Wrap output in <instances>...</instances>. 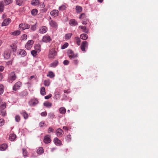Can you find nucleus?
<instances>
[{"instance_id":"19","label":"nucleus","mask_w":158,"mask_h":158,"mask_svg":"<svg viewBox=\"0 0 158 158\" xmlns=\"http://www.w3.org/2000/svg\"><path fill=\"white\" fill-rule=\"evenodd\" d=\"M20 114L23 116L25 119H27L28 118V114L27 113L25 110H23L20 113Z\"/></svg>"},{"instance_id":"40","label":"nucleus","mask_w":158,"mask_h":158,"mask_svg":"<svg viewBox=\"0 0 158 158\" xmlns=\"http://www.w3.org/2000/svg\"><path fill=\"white\" fill-rule=\"evenodd\" d=\"M44 84L45 86H48L50 84L49 80H45L44 81Z\"/></svg>"},{"instance_id":"63","label":"nucleus","mask_w":158,"mask_h":158,"mask_svg":"<svg viewBox=\"0 0 158 158\" xmlns=\"http://www.w3.org/2000/svg\"><path fill=\"white\" fill-rule=\"evenodd\" d=\"M44 121H42L40 122L39 123V126L40 127H42L43 126L44 124Z\"/></svg>"},{"instance_id":"8","label":"nucleus","mask_w":158,"mask_h":158,"mask_svg":"<svg viewBox=\"0 0 158 158\" xmlns=\"http://www.w3.org/2000/svg\"><path fill=\"white\" fill-rule=\"evenodd\" d=\"M42 40L43 42L48 43L51 41L52 39L49 36L45 35L43 37Z\"/></svg>"},{"instance_id":"36","label":"nucleus","mask_w":158,"mask_h":158,"mask_svg":"<svg viewBox=\"0 0 158 158\" xmlns=\"http://www.w3.org/2000/svg\"><path fill=\"white\" fill-rule=\"evenodd\" d=\"M40 93L43 95H44L46 94L45 89L44 87H43L41 88Z\"/></svg>"},{"instance_id":"26","label":"nucleus","mask_w":158,"mask_h":158,"mask_svg":"<svg viewBox=\"0 0 158 158\" xmlns=\"http://www.w3.org/2000/svg\"><path fill=\"white\" fill-rule=\"evenodd\" d=\"M20 34V31L19 30L15 31L14 32H11L10 34L13 35H18Z\"/></svg>"},{"instance_id":"39","label":"nucleus","mask_w":158,"mask_h":158,"mask_svg":"<svg viewBox=\"0 0 158 158\" xmlns=\"http://www.w3.org/2000/svg\"><path fill=\"white\" fill-rule=\"evenodd\" d=\"M38 13V10L36 9H33L31 11V14L33 15H35Z\"/></svg>"},{"instance_id":"54","label":"nucleus","mask_w":158,"mask_h":158,"mask_svg":"<svg viewBox=\"0 0 158 158\" xmlns=\"http://www.w3.org/2000/svg\"><path fill=\"white\" fill-rule=\"evenodd\" d=\"M68 44L67 43H65V44L62 46L61 49H64L66 48L68 46Z\"/></svg>"},{"instance_id":"53","label":"nucleus","mask_w":158,"mask_h":158,"mask_svg":"<svg viewBox=\"0 0 158 158\" xmlns=\"http://www.w3.org/2000/svg\"><path fill=\"white\" fill-rule=\"evenodd\" d=\"M5 123V121L3 119H0V126H3Z\"/></svg>"},{"instance_id":"12","label":"nucleus","mask_w":158,"mask_h":158,"mask_svg":"<svg viewBox=\"0 0 158 158\" xmlns=\"http://www.w3.org/2000/svg\"><path fill=\"white\" fill-rule=\"evenodd\" d=\"M59 14V11L56 10H54L50 12V14L52 16L56 17Z\"/></svg>"},{"instance_id":"14","label":"nucleus","mask_w":158,"mask_h":158,"mask_svg":"<svg viewBox=\"0 0 158 158\" xmlns=\"http://www.w3.org/2000/svg\"><path fill=\"white\" fill-rule=\"evenodd\" d=\"M48 30V28L46 26H42L39 29V32L42 34L45 33Z\"/></svg>"},{"instance_id":"13","label":"nucleus","mask_w":158,"mask_h":158,"mask_svg":"<svg viewBox=\"0 0 158 158\" xmlns=\"http://www.w3.org/2000/svg\"><path fill=\"white\" fill-rule=\"evenodd\" d=\"M38 102L37 100L33 99L29 101V103L30 106H35L38 103Z\"/></svg>"},{"instance_id":"29","label":"nucleus","mask_w":158,"mask_h":158,"mask_svg":"<svg viewBox=\"0 0 158 158\" xmlns=\"http://www.w3.org/2000/svg\"><path fill=\"white\" fill-rule=\"evenodd\" d=\"M60 112L62 114H64L66 111V110L64 107H61L59 109Z\"/></svg>"},{"instance_id":"16","label":"nucleus","mask_w":158,"mask_h":158,"mask_svg":"<svg viewBox=\"0 0 158 158\" xmlns=\"http://www.w3.org/2000/svg\"><path fill=\"white\" fill-rule=\"evenodd\" d=\"M69 24L72 26H75L78 25V23L75 19H73L70 20Z\"/></svg>"},{"instance_id":"9","label":"nucleus","mask_w":158,"mask_h":158,"mask_svg":"<svg viewBox=\"0 0 158 158\" xmlns=\"http://www.w3.org/2000/svg\"><path fill=\"white\" fill-rule=\"evenodd\" d=\"M51 141L50 138V136L49 135H47L44 137V142L46 143H50Z\"/></svg>"},{"instance_id":"28","label":"nucleus","mask_w":158,"mask_h":158,"mask_svg":"<svg viewBox=\"0 0 158 158\" xmlns=\"http://www.w3.org/2000/svg\"><path fill=\"white\" fill-rule=\"evenodd\" d=\"M80 37L82 40H86L88 38V36L86 34H82L81 35Z\"/></svg>"},{"instance_id":"49","label":"nucleus","mask_w":158,"mask_h":158,"mask_svg":"<svg viewBox=\"0 0 158 158\" xmlns=\"http://www.w3.org/2000/svg\"><path fill=\"white\" fill-rule=\"evenodd\" d=\"M55 96V98L56 100L57 99H58L60 98V94L59 93H58V92L56 93Z\"/></svg>"},{"instance_id":"32","label":"nucleus","mask_w":158,"mask_h":158,"mask_svg":"<svg viewBox=\"0 0 158 158\" xmlns=\"http://www.w3.org/2000/svg\"><path fill=\"white\" fill-rule=\"evenodd\" d=\"M76 10L77 13H80L82 10V8L81 6H76Z\"/></svg>"},{"instance_id":"44","label":"nucleus","mask_w":158,"mask_h":158,"mask_svg":"<svg viewBox=\"0 0 158 158\" xmlns=\"http://www.w3.org/2000/svg\"><path fill=\"white\" fill-rule=\"evenodd\" d=\"M6 103L5 102H2L1 104V108L2 109H4L6 107Z\"/></svg>"},{"instance_id":"41","label":"nucleus","mask_w":158,"mask_h":158,"mask_svg":"<svg viewBox=\"0 0 158 158\" xmlns=\"http://www.w3.org/2000/svg\"><path fill=\"white\" fill-rule=\"evenodd\" d=\"M75 40L77 44L78 45H80L81 40L78 37H75Z\"/></svg>"},{"instance_id":"25","label":"nucleus","mask_w":158,"mask_h":158,"mask_svg":"<svg viewBox=\"0 0 158 158\" xmlns=\"http://www.w3.org/2000/svg\"><path fill=\"white\" fill-rule=\"evenodd\" d=\"M24 0H16V4L19 6H21L23 4Z\"/></svg>"},{"instance_id":"2","label":"nucleus","mask_w":158,"mask_h":158,"mask_svg":"<svg viewBox=\"0 0 158 158\" xmlns=\"http://www.w3.org/2000/svg\"><path fill=\"white\" fill-rule=\"evenodd\" d=\"M68 55L70 59H75L78 56V54H75L71 50H69L68 52Z\"/></svg>"},{"instance_id":"38","label":"nucleus","mask_w":158,"mask_h":158,"mask_svg":"<svg viewBox=\"0 0 158 158\" xmlns=\"http://www.w3.org/2000/svg\"><path fill=\"white\" fill-rule=\"evenodd\" d=\"M4 86L3 85H0V95L2 94L4 92Z\"/></svg>"},{"instance_id":"55","label":"nucleus","mask_w":158,"mask_h":158,"mask_svg":"<svg viewBox=\"0 0 158 158\" xmlns=\"http://www.w3.org/2000/svg\"><path fill=\"white\" fill-rule=\"evenodd\" d=\"M48 116L50 118H52L54 117L55 115L53 113H50L49 114Z\"/></svg>"},{"instance_id":"24","label":"nucleus","mask_w":158,"mask_h":158,"mask_svg":"<svg viewBox=\"0 0 158 158\" xmlns=\"http://www.w3.org/2000/svg\"><path fill=\"white\" fill-rule=\"evenodd\" d=\"M19 54L23 56H25L26 55V52L23 49H20L19 51Z\"/></svg>"},{"instance_id":"31","label":"nucleus","mask_w":158,"mask_h":158,"mask_svg":"<svg viewBox=\"0 0 158 158\" xmlns=\"http://www.w3.org/2000/svg\"><path fill=\"white\" fill-rule=\"evenodd\" d=\"M58 64V61L57 60H55L53 62L51 63L50 64V66L51 67H55Z\"/></svg>"},{"instance_id":"1","label":"nucleus","mask_w":158,"mask_h":158,"mask_svg":"<svg viewBox=\"0 0 158 158\" xmlns=\"http://www.w3.org/2000/svg\"><path fill=\"white\" fill-rule=\"evenodd\" d=\"M57 54V52L52 48L49 51L48 57L50 59H53Z\"/></svg>"},{"instance_id":"34","label":"nucleus","mask_w":158,"mask_h":158,"mask_svg":"<svg viewBox=\"0 0 158 158\" xmlns=\"http://www.w3.org/2000/svg\"><path fill=\"white\" fill-rule=\"evenodd\" d=\"M44 106L47 107H50L52 106V103L51 102H47L44 103Z\"/></svg>"},{"instance_id":"48","label":"nucleus","mask_w":158,"mask_h":158,"mask_svg":"<svg viewBox=\"0 0 158 158\" xmlns=\"http://www.w3.org/2000/svg\"><path fill=\"white\" fill-rule=\"evenodd\" d=\"M31 54L34 56H35L37 55V52L34 50L32 51L31 52Z\"/></svg>"},{"instance_id":"46","label":"nucleus","mask_w":158,"mask_h":158,"mask_svg":"<svg viewBox=\"0 0 158 158\" xmlns=\"http://www.w3.org/2000/svg\"><path fill=\"white\" fill-rule=\"evenodd\" d=\"M23 155L24 157L27 156V151L24 148L23 149Z\"/></svg>"},{"instance_id":"30","label":"nucleus","mask_w":158,"mask_h":158,"mask_svg":"<svg viewBox=\"0 0 158 158\" xmlns=\"http://www.w3.org/2000/svg\"><path fill=\"white\" fill-rule=\"evenodd\" d=\"M39 3L38 0H32L31 1V4L34 6H36L38 5Z\"/></svg>"},{"instance_id":"15","label":"nucleus","mask_w":158,"mask_h":158,"mask_svg":"<svg viewBox=\"0 0 158 158\" xmlns=\"http://www.w3.org/2000/svg\"><path fill=\"white\" fill-rule=\"evenodd\" d=\"M10 19H4L2 24V26H3L7 25L10 23Z\"/></svg>"},{"instance_id":"45","label":"nucleus","mask_w":158,"mask_h":158,"mask_svg":"<svg viewBox=\"0 0 158 158\" xmlns=\"http://www.w3.org/2000/svg\"><path fill=\"white\" fill-rule=\"evenodd\" d=\"M11 47L13 50V51H15L16 50L17 47L15 44H13L10 46Z\"/></svg>"},{"instance_id":"47","label":"nucleus","mask_w":158,"mask_h":158,"mask_svg":"<svg viewBox=\"0 0 158 158\" xmlns=\"http://www.w3.org/2000/svg\"><path fill=\"white\" fill-rule=\"evenodd\" d=\"M79 18L80 19H85V18H86L85 14L84 13L81 14L80 15Z\"/></svg>"},{"instance_id":"5","label":"nucleus","mask_w":158,"mask_h":158,"mask_svg":"<svg viewBox=\"0 0 158 158\" xmlns=\"http://www.w3.org/2000/svg\"><path fill=\"white\" fill-rule=\"evenodd\" d=\"M30 25L26 23L20 24L19 25V29L20 30H24L26 29H28L30 27Z\"/></svg>"},{"instance_id":"11","label":"nucleus","mask_w":158,"mask_h":158,"mask_svg":"<svg viewBox=\"0 0 158 158\" xmlns=\"http://www.w3.org/2000/svg\"><path fill=\"white\" fill-rule=\"evenodd\" d=\"M50 26L54 28H57L58 27L57 23L54 21L51 20L49 22Z\"/></svg>"},{"instance_id":"64","label":"nucleus","mask_w":158,"mask_h":158,"mask_svg":"<svg viewBox=\"0 0 158 158\" xmlns=\"http://www.w3.org/2000/svg\"><path fill=\"white\" fill-rule=\"evenodd\" d=\"M4 67L2 66H0V72H2L4 69Z\"/></svg>"},{"instance_id":"22","label":"nucleus","mask_w":158,"mask_h":158,"mask_svg":"<svg viewBox=\"0 0 158 158\" xmlns=\"http://www.w3.org/2000/svg\"><path fill=\"white\" fill-rule=\"evenodd\" d=\"M10 56V52L9 51H6L5 52L4 56L5 59H7L9 58Z\"/></svg>"},{"instance_id":"60","label":"nucleus","mask_w":158,"mask_h":158,"mask_svg":"<svg viewBox=\"0 0 158 158\" xmlns=\"http://www.w3.org/2000/svg\"><path fill=\"white\" fill-rule=\"evenodd\" d=\"M52 96V95L51 94H49V95L46 96L44 97L45 99H48L50 98H51Z\"/></svg>"},{"instance_id":"57","label":"nucleus","mask_w":158,"mask_h":158,"mask_svg":"<svg viewBox=\"0 0 158 158\" xmlns=\"http://www.w3.org/2000/svg\"><path fill=\"white\" fill-rule=\"evenodd\" d=\"M27 35L26 34H23L21 36V39L22 40H25L27 39Z\"/></svg>"},{"instance_id":"59","label":"nucleus","mask_w":158,"mask_h":158,"mask_svg":"<svg viewBox=\"0 0 158 158\" xmlns=\"http://www.w3.org/2000/svg\"><path fill=\"white\" fill-rule=\"evenodd\" d=\"M69 63V61L67 60H65L63 61V64L65 65H68Z\"/></svg>"},{"instance_id":"23","label":"nucleus","mask_w":158,"mask_h":158,"mask_svg":"<svg viewBox=\"0 0 158 158\" xmlns=\"http://www.w3.org/2000/svg\"><path fill=\"white\" fill-rule=\"evenodd\" d=\"M5 5H8L13 2V0H3L2 1Z\"/></svg>"},{"instance_id":"33","label":"nucleus","mask_w":158,"mask_h":158,"mask_svg":"<svg viewBox=\"0 0 158 158\" xmlns=\"http://www.w3.org/2000/svg\"><path fill=\"white\" fill-rule=\"evenodd\" d=\"M73 34L72 33H69L65 35V39L66 40H68L70 39L71 38Z\"/></svg>"},{"instance_id":"3","label":"nucleus","mask_w":158,"mask_h":158,"mask_svg":"<svg viewBox=\"0 0 158 158\" xmlns=\"http://www.w3.org/2000/svg\"><path fill=\"white\" fill-rule=\"evenodd\" d=\"M16 78L15 73L14 72H11L8 77V81L9 82H12L15 80Z\"/></svg>"},{"instance_id":"43","label":"nucleus","mask_w":158,"mask_h":158,"mask_svg":"<svg viewBox=\"0 0 158 158\" xmlns=\"http://www.w3.org/2000/svg\"><path fill=\"white\" fill-rule=\"evenodd\" d=\"M66 6L64 5H62L59 7V10H63L65 9Z\"/></svg>"},{"instance_id":"10","label":"nucleus","mask_w":158,"mask_h":158,"mask_svg":"<svg viewBox=\"0 0 158 158\" xmlns=\"http://www.w3.org/2000/svg\"><path fill=\"white\" fill-rule=\"evenodd\" d=\"M57 136L58 137H60L64 134L63 131L60 128L57 129L56 131Z\"/></svg>"},{"instance_id":"51","label":"nucleus","mask_w":158,"mask_h":158,"mask_svg":"<svg viewBox=\"0 0 158 158\" xmlns=\"http://www.w3.org/2000/svg\"><path fill=\"white\" fill-rule=\"evenodd\" d=\"M54 131V129L51 127H49L48 130V133H50V132H53Z\"/></svg>"},{"instance_id":"17","label":"nucleus","mask_w":158,"mask_h":158,"mask_svg":"<svg viewBox=\"0 0 158 158\" xmlns=\"http://www.w3.org/2000/svg\"><path fill=\"white\" fill-rule=\"evenodd\" d=\"M79 28L83 30V32L86 33H88L89 32V29L87 28L86 27L83 26H80Z\"/></svg>"},{"instance_id":"27","label":"nucleus","mask_w":158,"mask_h":158,"mask_svg":"<svg viewBox=\"0 0 158 158\" xmlns=\"http://www.w3.org/2000/svg\"><path fill=\"white\" fill-rule=\"evenodd\" d=\"M44 152V149L42 147L39 148L37 151V152L38 154H43Z\"/></svg>"},{"instance_id":"52","label":"nucleus","mask_w":158,"mask_h":158,"mask_svg":"<svg viewBox=\"0 0 158 158\" xmlns=\"http://www.w3.org/2000/svg\"><path fill=\"white\" fill-rule=\"evenodd\" d=\"M73 64H74L76 65H77L79 63V60L76 59H74L73 60Z\"/></svg>"},{"instance_id":"42","label":"nucleus","mask_w":158,"mask_h":158,"mask_svg":"<svg viewBox=\"0 0 158 158\" xmlns=\"http://www.w3.org/2000/svg\"><path fill=\"white\" fill-rule=\"evenodd\" d=\"M6 114V111L4 110L3 109L0 110V115L3 116H4Z\"/></svg>"},{"instance_id":"35","label":"nucleus","mask_w":158,"mask_h":158,"mask_svg":"<svg viewBox=\"0 0 158 158\" xmlns=\"http://www.w3.org/2000/svg\"><path fill=\"white\" fill-rule=\"evenodd\" d=\"M4 4L2 2H0V12H1L3 11L4 10Z\"/></svg>"},{"instance_id":"4","label":"nucleus","mask_w":158,"mask_h":158,"mask_svg":"<svg viewBox=\"0 0 158 158\" xmlns=\"http://www.w3.org/2000/svg\"><path fill=\"white\" fill-rule=\"evenodd\" d=\"M88 46V44L87 42L85 41H83L80 46L81 49L83 52H85V48H87Z\"/></svg>"},{"instance_id":"61","label":"nucleus","mask_w":158,"mask_h":158,"mask_svg":"<svg viewBox=\"0 0 158 158\" xmlns=\"http://www.w3.org/2000/svg\"><path fill=\"white\" fill-rule=\"evenodd\" d=\"M36 27L35 25L32 26L31 27V29L33 31H35L36 30Z\"/></svg>"},{"instance_id":"6","label":"nucleus","mask_w":158,"mask_h":158,"mask_svg":"<svg viewBox=\"0 0 158 158\" xmlns=\"http://www.w3.org/2000/svg\"><path fill=\"white\" fill-rule=\"evenodd\" d=\"M22 85V83L20 81H18L16 83L13 87V90L14 91H16L19 89Z\"/></svg>"},{"instance_id":"50","label":"nucleus","mask_w":158,"mask_h":158,"mask_svg":"<svg viewBox=\"0 0 158 158\" xmlns=\"http://www.w3.org/2000/svg\"><path fill=\"white\" fill-rule=\"evenodd\" d=\"M15 121L17 122H19L20 120V118L19 116L17 115L15 117Z\"/></svg>"},{"instance_id":"20","label":"nucleus","mask_w":158,"mask_h":158,"mask_svg":"<svg viewBox=\"0 0 158 158\" xmlns=\"http://www.w3.org/2000/svg\"><path fill=\"white\" fill-rule=\"evenodd\" d=\"M16 135L15 134H10L9 135V139L11 141H13L16 138Z\"/></svg>"},{"instance_id":"62","label":"nucleus","mask_w":158,"mask_h":158,"mask_svg":"<svg viewBox=\"0 0 158 158\" xmlns=\"http://www.w3.org/2000/svg\"><path fill=\"white\" fill-rule=\"evenodd\" d=\"M41 114L42 116H45L47 115V113L46 112H43L41 113Z\"/></svg>"},{"instance_id":"58","label":"nucleus","mask_w":158,"mask_h":158,"mask_svg":"<svg viewBox=\"0 0 158 158\" xmlns=\"http://www.w3.org/2000/svg\"><path fill=\"white\" fill-rule=\"evenodd\" d=\"M66 140L68 141H70L71 139V135H69L66 136Z\"/></svg>"},{"instance_id":"37","label":"nucleus","mask_w":158,"mask_h":158,"mask_svg":"<svg viewBox=\"0 0 158 158\" xmlns=\"http://www.w3.org/2000/svg\"><path fill=\"white\" fill-rule=\"evenodd\" d=\"M47 76L50 78H52L54 77L55 74L52 72L50 71L48 72V74H47Z\"/></svg>"},{"instance_id":"56","label":"nucleus","mask_w":158,"mask_h":158,"mask_svg":"<svg viewBox=\"0 0 158 158\" xmlns=\"http://www.w3.org/2000/svg\"><path fill=\"white\" fill-rule=\"evenodd\" d=\"M87 22L88 19L86 18H85V19H83L82 22V24L84 25H86L87 24Z\"/></svg>"},{"instance_id":"7","label":"nucleus","mask_w":158,"mask_h":158,"mask_svg":"<svg viewBox=\"0 0 158 158\" xmlns=\"http://www.w3.org/2000/svg\"><path fill=\"white\" fill-rule=\"evenodd\" d=\"M33 43L34 41L32 40L28 41L25 45V48L29 50L32 47Z\"/></svg>"},{"instance_id":"18","label":"nucleus","mask_w":158,"mask_h":158,"mask_svg":"<svg viewBox=\"0 0 158 158\" xmlns=\"http://www.w3.org/2000/svg\"><path fill=\"white\" fill-rule=\"evenodd\" d=\"M54 142L56 145H60L61 143L60 140L57 138H55L54 139Z\"/></svg>"},{"instance_id":"21","label":"nucleus","mask_w":158,"mask_h":158,"mask_svg":"<svg viewBox=\"0 0 158 158\" xmlns=\"http://www.w3.org/2000/svg\"><path fill=\"white\" fill-rule=\"evenodd\" d=\"M7 145L6 144H3L0 145V151H4L7 148Z\"/></svg>"}]
</instances>
